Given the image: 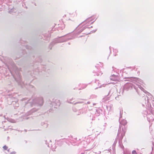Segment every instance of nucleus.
<instances>
[{
  "instance_id": "f257e3e1",
  "label": "nucleus",
  "mask_w": 154,
  "mask_h": 154,
  "mask_svg": "<svg viewBox=\"0 0 154 154\" xmlns=\"http://www.w3.org/2000/svg\"><path fill=\"white\" fill-rule=\"evenodd\" d=\"M9 70L11 74L14 73V77L15 80L18 83V84L20 85L22 88L23 87L26 88H28V86H29V88H34V86L32 85L29 84L25 85V82H23L21 79V76L20 72V70L14 65H13V68L11 69H9Z\"/></svg>"
},
{
  "instance_id": "a211bd4d",
  "label": "nucleus",
  "mask_w": 154,
  "mask_h": 154,
  "mask_svg": "<svg viewBox=\"0 0 154 154\" xmlns=\"http://www.w3.org/2000/svg\"><path fill=\"white\" fill-rule=\"evenodd\" d=\"M38 72H39V69H38L35 70V71H33V73L34 74L36 75L38 73Z\"/></svg>"
},
{
  "instance_id": "f03ea898",
  "label": "nucleus",
  "mask_w": 154,
  "mask_h": 154,
  "mask_svg": "<svg viewBox=\"0 0 154 154\" xmlns=\"http://www.w3.org/2000/svg\"><path fill=\"white\" fill-rule=\"evenodd\" d=\"M44 101L43 98L42 97H36L31 99L28 100L27 103H26L25 106L23 107L20 109V113H23L25 111L27 106L30 105L31 106L33 105L42 106L43 103Z\"/></svg>"
},
{
  "instance_id": "1a4fd4ad",
  "label": "nucleus",
  "mask_w": 154,
  "mask_h": 154,
  "mask_svg": "<svg viewBox=\"0 0 154 154\" xmlns=\"http://www.w3.org/2000/svg\"><path fill=\"white\" fill-rule=\"evenodd\" d=\"M130 81L135 83H139L140 84H141L143 83L142 80L137 78L131 77L129 78Z\"/></svg>"
},
{
  "instance_id": "7c9ffc66",
  "label": "nucleus",
  "mask_w": 154,
  "mask_h": 154,
  "mask_svg": "<svg viewBox=\"0 0 154 154\" xmlns=\"http://www.w3.org/2000/svg\"><path fill=\"white\" fill-rule=\"evenodd\" d=\"M97 30V29H96L95 30H93V31H91V32H90L91 33H92L93 32H95Z\"/></svg>"
},
{
  "instance_id": "2f4dec72",
  "label": "nucleus",
  "mask_w": 154,
  "mask_h": 154,
  "mask_svg": "<svg viewBox=\"0 0 154 154\" xmlns=\"http://www.w3.org/2000/svg\"><path fill=\"white\" fill-rule=\"evenodd\" d=\"M95 83H99V81L96 80L95 82Z\"/></svg>"
},
{
  "instance_id": "412c9836",
  "label": "nucleus",
  "mask_w": 154,
  "mask_h": 154,
  "mask_svg": "<svg viewBox=\"0 0 154 154\" xmlns=\"http://www.w3.org/2000/svg\"><path fill=\"white\" fill-rule=\"evenodd\" d=\"M26 48L27 50H31L32 49L31 47L29 45H26Z\"/></svg>"
},
{
  "instance_id": "58836bf2",
  "label": "nucleus",
  "mask_w": 154,
  "mask_h": 154,
  "mask_svg": "<svg viewBox=\"0 0 154 154\" xmlns=\"http://www.w3.org/2000/svg\"><path fill=\"white\" fill-rule=\"evenodd\" d=\"M82 103V102H76V103H75V104H76V103Z\"/></svg>"
},
{
  "instance_id": "37998d69",
  "label": "nucleus",
  "mask_w": 154,
  "mask_h": 154,
  "mask_svg": "<svg viewBox=\"0 0 154 154\" xmlns=\"http://www.w3.org/2000/svg\"><path fill=\"white\" fill-rule=\"evenodd\" d=\"M95 104H96V103H94L93 104V106H94V105H95Z\"/></svg>"
},
{
  "instance_id": "473e14b6",
  "label": "nucleus",
  "mask_w": 154,
  "mask_h": 154,
  "mask_svg": "<svg viewBox=\"0 0 154 154\" xmlns=\"http://www.w3.org/2000/svg\"><path fill=\"white\" fill-rule=\"evenodd\" d=\"M106 107H107V109H108V107H110V108L111 107V106H107Z\"/></svg>"
},
{
  "instance_id": "72a5a7b5",
  "label": "nucleus",
  "mask_w": 154,
  "mask_h": 154,
  "mask_svg": "<svg viewBox=\"0 0 154 154\" xmlns=\"http://www.w3.org/2000/svg\"><path fill=\"white\" fill-rule=\"evenodd\" d=\"M26 100V99L25 98H23V99L22 100L23 101H24V100Z\"/></svg>"
},
{
  "instance_id": "4c0bfd02",
  "label": "nucleus",
  "mask_w": 154,
  "mask_h": 154,
  "mask_svg": "<svg viewBox=\"0 0 154 154\" xmlns=\"http://www.w3.org/2000/svg\"><path fill=\"white\" fill-rule=\"evenodd\" d=\"M96 75H97V76H99V75H100V74H99L97 73H96Z\"/></svg>"
},
{
  "instance_id": "a18cd8bd",
  "label": "nucleus",
  "mask_w": 154,
  "mask_h": 154,
  "mask_svg": "<svg viewBox=\"0 0 154 154\" xmlns=\"http://www.w3.org/2000/svg\"><path fill=\"white\" fill-rule=\"evenodd\" d=\"M29 119V117H27V118H26V119Z\"/></svg>"
},
{
  "instance_id": "a878e982",
  "label": "nucleus",
  "mask_w": 154,
  "mask_h": 154,
  "mask_svg": "<svg viewBox=\"0 0 154 154\" xmlns=\"http://www.w3.org/2000/svg\"><path fill=\"white\" fill-rule=\"evenodd\" d=\"M51 148L52 150L53 151H55V146L54 147V146L53 145L52 146H51Z\"/></svg>"
},
{
  "instance_id": "f3484780",
  "label": "nucleus",
  "mask_w": 154,
  "mask_h": 154,
  "mask_svg": "<svg viewBox=\"0 0 154 154\" xmlns=\"http://www.w3.org/2000/svg\"><path fill=\"white\" fill-rule=\"evenodd\" d=\"M127 122L125 120H123L122 122H120V123L123 125H125L126 124Z\"/></svg>"
},
{
  "instance_id": "423d86ee",
  "label": "nucleus",
  "mask_w": 154,
  "mask_h": 154,
  "mask_svg": "<svg viewBox=\"0 0 154 154\" xmlns=\"http://www.w3.org/2000/svg\"><path fill=\"white\" fill-rule=\"evenodd\" d=\"M133 86V84L129 82L126 83L124 85L123 88L120 90V93L123 94L124 91H128L131 89L132 88Z\"/></svg>"
},
{
  "instance_id": "b1692460",
  "label": "nucleus",
  "mask_w": 154,
  "mask_h": 154,
  "mask_svg": "<svg viewBox=\"0 0 154 154\" xmlns=\"http://www.w3.org/2000/svg\"><path fill=\"white\" fill-rule=\"evenodd\" d=\"M3 148L5 150H7L8 148V147L6 145H5L3 147Z\"/></svg>"
},
{
  "instance_id": "f704fd0d",
  "label": "nucleus",
  "mask_w": 154,
  "mask_h": 154,
  "mask_svg": "<svg viewBox=\"0 0 154 154\" xmlns=\"http://www.w3.org/2000/svg\"><path fill=\"white\" fill-rule=\"evenodd\" d=\"M101 87V85L98 87V88H100ZM98 87H97L95 88V89H97Z\"/></svg>"
},
{
  "instance_id": "4468645a",
  "label": "nucleus",
  "mask_w": 154,
  "mask_h": 154,
  "mask_svg": "<svg viewBox=\"0 0 154 154\" xmlns=\"http://www.w3.org/2000/svg\"><path fill=\"white\" fill-rule=\"evenodd\" d=\"M50 36V34H45L44 35V37L45 38L44 39L48 41L49 39Z\"/></svg>"
},
{
  "instance_id": "9d476101",
  "label": "nucleus",
  "mask_w": 154,
  "mask_h": 154,
  "mask_svg": "<svg viewBox=\"0 0 154 154\" xmlns=\"http://www.w3.org/2000/svg\"><path fill=\"white\" fill-rule=\"evenodd\" d=\"M119 78L118 74H117V75H112L110 76V79L112 81H117L119 80Z\"/></svg>"
},
{
  "instance_id": "39448f33",
  "label": "nucleus",
  "mask_w": 154,
  "mask_h": 154,
  "mask_svg": "<svg viewBox=\"0 0 154 154\" xmlns=\"http://www.w3.org/2000/svg\"><path fill=\"white\" fill-rule=\"evenodd\" d=\"M8 103L10 105L12 104L15 109L19 106V104L17 102V100L15 98L13 97L11 95H8L6 96Z\"/></svg>"
},
{
  "instance_id": "2eb2a0df",
  "label": "nucleus",
  "mask_w": 154,
  "mask_h": 154,
  "mask_svg": "<svg viewBox=\"0 0 154 154\" xmlns=\"http://www.w3.org/2000/svg\"><path fill=\"white\" fill-rule=\"evenodd\" d=\"M16 10L15 8H13L11 9L9 11V13L11 14H13L14 13L16 12Z\"/></svg>"
},
{
  "instance_id": "09e8293b",
  "label": "nucleus",
  "mask_w": 154,
  "mask_h": 154,
  "mask_svg": "<svg viewBox=\"0 0 154 154\" xmlns=\"http://www.w3.org/2000/svg\"><path fill=\"white\" fill-rule=\"evenodd\" d=\"M48 146L49 147H50L49 146V145H48Z\"/></svg>"
},
{
  "instance_id": "603ef678",
  "label": "nucleus",
  "mask_w": 154,
  "mask_h": 154,
  "mask_svg": "<svg viewBox=\"0 0 154 154\" xmlns=\"http://www.w3.org/2000/svg\"><path fill=\"white\" fill-rule=\"evenodd\" d=\"M91 28H92V26H91Z\"/></svg>"
},
{
  "instance_id": "49530a36",
  "label": "nucleus",
  "mask_w": 154,
  "mask_h": 154,
  "mask_svg": "<svg viewBox=\"0 0 154 154\" xmlns=\"http://www.w3.org/2000/svg\"><path fill=\"white\" fill-rule=\"evenodd\" d=\"M94 21L93 22H92L91 23V24H92L94 22Z\"/></svg>"
},
{
  "instance_id": "c9c22d12",
  "label": "nucleus",
  "mask_w": 154,
  "mask_h": 154,
  "mask_svg": "<svg viewBox=\"0 0 154 154\" xmlns=\"http://www.w3.org/2000/svg\"><path fill=\"white\" fill-rule=\"evenodd\" d=\"M38 62H41V60L40 59L38 61Z\"/></svg>"
},
{
  "instance_id": "864d4df0",
  "label": "nucleus",
  "mask_w": 154,
  "mask_h": 154,
  "mask_svg": "<svg viewBox=\"0 0 154 154\" xmlns=\"http://www.w3.org/2000/svg\"><path fill=\"white\" fill-rule=\"evenodd\" d=\"M50 142H51V140H50Z\"/></svg>"
},
{
  "instance_id": "9b49d317",
  "label": "nucleus",
  "mask_w": 154,
  "mask_h": 154,
  "mask_svg": "<svg viewBox=\"0 0 154 154\" xmlns=\"http://www.w3.org/2000/svg\"><path fill=\"white\" fill-rule=\"evenodd\" d=\"M116 89L115 87L112 88L109 90L107 96H110L111 95L113 94L115 92H116Z\"/></svg>"
},
{
  "instance_id": "8fccbe9b",
  "label": "nucleus",
  "mask_w": 154,
  "mask_h": 154,
  "mask_svg": "<svg viewBox=\"0 0 154 154\" xmlns=\"http://www.w3.org/2000/svg\"><path fill=\"white\" fill-rule=\"evenodd\" d=\"M115 51H117V50H115Z\"/></svg>"
},
{
  "instance_id": "393cba45",
  "label": "nucleus",
  "mask_w": 154,
  "mask_h": 154,
  "mask_svg": "<svg viewBox=\"0 0 154 154\" xmlns=\"http://www.w3.org/2000/svg\"><path fill=\"white\" fill-rule=\"evenodd\" d=\"M132 154H137V153L136 152V151L135 150H133L132 152Z\"/></svg>"
},
{
  "instance_id": "ddd939ff",
  "label": "nucleus",
  "mask_w": 154,
  "mask_h": 154,
  "mask_svg": "<svg viewBox=\"0 0 154 154\" xmlns=\"http://www.w3.org/2000/svg\"><path fill=\"white\" fill-rule=\"evenodd\" d=\"M136 83V85L137 86L138 88H140V90H141L142 91H143L145 92V93L149 95V94H150L147 92L142 87L140 86V85H139L138 84Z\"/></svg>"
},
{
  "instance_id": "c756f323",
  "label": "nucleus",
  "mask_w": 154,
  "mask_h": 154,
  "mask_svg": "<svg viewBox=\"0 0 154 154\" xmlns=\"http://www.w3.org/2000/svg\"><path fill=\"white\" fill-rule=\"evenodd\" d=\"M43 70H44V71H45V72L47 71L46 69L45 68V66L43 67Z\"/></svg>"
},
{
  "instance_id": "cd10ccee",
  "label": "nucleus",
  "mask_w": 154,
  "mask_h": 154,
  "mask_svg": "<svg viewBox=\"0 0 154 154\" xmlns=\"http://www.w3.org/2000/svg\"><path fill=\"white\" fill-rule=\"evenodd\" d=\"M16 152L15 151L12 152L10 153V154H16Z\"/></svg>"
},
{
  "instance_id": "6e6552de",
  "label": "nucleus",
  "mask_w": 154,
  "mask_h": 154,
  "mask_svg": "<svg viewBox=\"0 0 154 154\" xmlns=\"http://www.w3.org/2000/svg\"><path fill=\"white\" fill-rule=\"evenodd\" d=\"M49 103L50 104L51 107L54 106L55 108H57L60 104V100H55L53 102L50 101Z\"/></svg>"
},
{
  "instance_id": "7ed1b4c3",
  "label": "nucleus",
  "mask_w": 154,
  "mask_h": 154,
  "mask_svg": "<svg viewBox=\"0 0 154 154\" xmlns=\"http://www.w3.org/2000/svg\"><path fill=\"white\" fill-rule=\"evenodd\" d=\"M148 104L147 109L145 113L147 116L148 121L149 122H152V124H154V108L152 106L151 104L149 105L148 100L147 101V104Z\"/></svg>"
},
{
  "instance_id": "aec40b11",
  "label": "nucleus",
  "mask_w": 154,
  "mask_h": 154,
  "mask_svg": "<svg viewBox=\"0 0 154 154\" xmlns=\"http://www.w3.org/2000/svg\"><path fill=\"white\" fill-rule=\"evenodd\" d=\"M89 28H90L89 27H87V26H83L82 28H81V29L82 31H83L84 30H85V29H86V28L89 29Z\"/></svg>"
},
{
  "instance_id": "bb28decb",
  "label": "nucleus",
  "mask_w": 154,
  "mask_h": 154,
  "mask_svg": "<svg viewBox=\"0 0 154 154\" xmlns=\"http://www.w3.org/2000/svg\"><path fill=\"white\" fill-rule=\"evenodd\" d=\"M134 88L136 90V91L137 92L138 90V88H137V87L136 86H134Z\"/></svg>"
},
{
  "instance_id": "a19ab883",
  "label": "nucleus",
  "mask_w": 154,
  "mask_h": 154,
  "mask_svg": "<svg viewBox=\"0 0 154 154\" xmlns=\"http://www.w3.org/2000/svg\"><path fill=\"white\" fill-rule=\"evenodd\" d=\"M7 150L8 152H9L10 151V149H8Z\"/></svg>"
},
{
  "instance_id": "79ce46f5",
  "label": "nucleus",
  "mask_w": 154,
  "mask_h": 154,
  "mask_svg": "<svg viewBox=\"0 0 154 154\" xmlns=\"http://www.w3.org/2000/svg\"><path fill=\"white\" fill-rule=\"evenodd\" d=\"M90 103V102H87V103L88 104H89Z\"/></svg>"
},
{
  "instance_id": "dca6fc26",
  "label": "nucleus",
  "mask_w": 154,
  "mask_h": 154,
  "mask_svg": "<svg viewBox=\"0 0 154 154\" xmlns=\"http://www.w3.org/2000/svg\"><path fill=\"white\" fill-rule=\"evenodd\" d=\"M91 17H89L86 20L83 22L81 23H84L86 22V23L89 22L90 21H91L93 20L92 19H90Z\"/></svg>"
},
{
  "instance_id": "5701e85b",
  "label": "nucleus",
  "mask_w": 154,
  "mask_h": 154,
  "mask_svg": "<svg viewBox=\"0 0 154 154\" xmlns=\"http://www.w3.org/2000/svg\"><path fill=\"white\" fill-rule=\"evenodd\" d=\"M41 125H42L44 127H47V124H45L44 122L42 123Z\"/></svg>"
},
{
  "instance_id": "0eeeda50",
  "label": "nucleus",
  "mask_w": 154,
  "mask_h": 154,
  "mask_svg": "<svg viewBox=\"0 0 154 154\" xmlns=\"http://www.w3.org/2000/svg\"><path fill=\"white\" fill-rule=\"evenodd\" d=\"M125 132L123 129H121V127L119 126L117 135V138L119 139V141L121 140L125 134Z\"/></svg>"
},
{
  "instance_id": "4be33fe9",
  "label": "nucleus",
  "mask_w": 154,
  "mask_h": 154,
  "mask_svg": "<svg viewBox=\"0 0 154 154\" xmlns=\"http://www.w3.org/2000/svg\"><path fill=\"white\" fill-rule=\"evenodd\" d=\"M82 31L81 29L80 28V29H79V30H78V31L77 32V34H79L80 33H81Z\"/></svg>"
},
{
  "instance_id": "6ab92c4d",
  "label": "nucleus",
  "mask_w": 154,
  "mask_h": 154,
  "mask_svg": "<svg viewBox=\"0 0 154 154\" xmlns=\"http://www.w3.org/2000/svg\"><path fill=\"white\" fill-rule=\"evenodd\" d=\"M89 28H90L89 27H87V26H83L82 28H81V29L82 31H83L84 30H85V29H86V28L89 29Z\"/></svg>"
},
{
  "instance_id": "20e7f679",
  "label": "nucleus",
  "mask_w": 154,
  "mask_h": 154,
  "mask_svg": "<svg viewBox=\"0 0 154 154\" xmlns=\"http://www.w3.org/2000/svg\"><path fill=\"white\" fill-rule=\"evenodd\" d=\"M74 38L73 37L70 36L69 35H66L60 37L58 38L55 39L51 43L49 46V48L51 49L52 47L57 43L65 42L68 40L73 39Z\"/></svg>"
},
{
  "instance_id": "c03bdc74",
  "label": "nucleus",
  "mask_w": 154,
  "mask_h": 154,
  "mask_svg": "<svg viewBox=\"0 0 154 154\" xmlns=\"http://www.w3.org/2000/svg\"><path fill=\"white\" fill-rule=\"evenodd\" d=\"M68 44L69 45L70 44V42H68Z\"/></svg>"
},
{
  "instance_id": "de8ad7c7",
  "label": "nucleus",
  "mask_w": 154,
  "mask_h": 154,
  "mask_svg": "<svg viewBox=\"0 0 154 154\" xmlns=\"http://www.w3.org/2000/svg\"><path fill=\"white\" fill-rule=\"evenodd\" d=\"M32 73H31V75L32 76H33V75L32 74Z\"/></svg>"
},
{
  "instance_id": "ea45409f",
  "label": "nucleus",
  "mask_w": 154,
  "mask_h": 154,
  "mask_svg": "<svg viewBox=\"0 0 154 154\" xmlns=\"http://www.w3.org/2000/svg\"><path fill=\"white\" fill-rule=\"evenodd\" d=\"M124 154H130V153H124Z\"/></svg>"
},
{
  "instance_id": "e433bc0d",
  "label": "nucleus",
  "mask_w": 154,
  "mask_h": 154,
  "mask_svg": "<svg viewBox=\"0 0 154 154\" xmlns=\"http://www.w3.org/2000/svg\"><path fill=\"white\" fill-rule=\"evenodd\" d=\"M45 143L46 144H47V140H45Z\"/></svg>"
},
{
  "instance_id": "c85d7f7f",
  "label": "nucleus",
  "mask_w": 154,
  "mask_h": 154,
  "mask_svg": "<svg viewBox=\"0 0 154 154\" xmlns=\"http://www.w3.org/2000/svg\"><path fill=\"white\" fill-rule=\"evenodd\" d=\"M120 117L119 119V122H120V119L122 117V114H121V112L120 111Z\"/></svg>"
},
{
  "instance_id": "f8f14e48",
  "label": "nucleus",
  "mask_w": 154,
  "mask_h": 154,
  "mask_svg": "<svg viewBox=\"0 0 154 154\" xmlns=\"http://www.w3.org/2000/svg\"><path fill=\"white\" fill-rule=\"evenodd\" d=\"M37 111V109H36V108L32 109L29 111L27 112L26 114V116H29V115L31 114L32 113L36 112Z\"/></svg>"
},
{
  "instance_id": "3c124183",
  "label": "nucleus",
  "mask_w": 154,
  "mask_h": 154,
  "mask_svg": "<svg viewBox=\"0 0 154 154\" xmlns=\"http://www.w3.org/2000/svg\"><path fill=\"white\" fill-rule=\"evenodd\" d=\"M102 73H101L100 75H101L102 74Z\"/></svg>"
}]
</instances>
